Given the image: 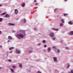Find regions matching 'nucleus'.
<instances>
[{
  "label": "nucleus",
  "instance_id": "1",
  "mask_svg": "<svg viewBox=\"0 0 73 73\" xmlns=\"http://www.w3.org/2000/svg\"><path fill=\"white\" fill-rule=\"evenodd\" d=\"M16 37L19 39H21V38H23L24 37V35L22 34H19L17 35H16Z\"/></svg>",
  "mask_w": 73,
  "mask_h": 73
},
{
  "label": "nucleus",
  "instance_id": "2",
  "mask_svg": "<svg viewBox=\"0 0 73 73\" xmlns=\"http://www.w3.org/2000/svg\"><path fill=\"white\" fill-rule=\"evenodd\" d=\"M49 36L51 37H54V34L52 33H50L49 34Z\"/></svg>",
  "mask_w": 73,
  "mask_h": 73
},
{
  "label": "nucleus",
  "instance_id": "3",
  "mask_svg": "<svg viewBox=\"0 0 73 73\" xmlns=\"http://www.w3.org/2000/svg\"><path fill=\"white\" fill-rule=\"evenodd\" d=\"M8 25H10V26H13V25H15V24L10 23H9Z\"/></svg>",
  "mask_w": 73,
  "mask_h": 73
},
{
  "label": "nucleus",
  "instance_id": "4",
  "mask_svg": "<svg viewBox=\"0 0 73 73\" xmlns=\"http://www.w3.org/2000/svg\"><path fill=\"white\" fill-rule=\"evenodd\" d=\"M16 51L17 53L18 54H20V51L19 50H17L16 49Z\"/></svg>",
  "mask_w": 73,
  "mask_h": 73
},
{
  "label": "nucleus",
  "instance_id": "5",
  "mask_svg": "<svg viewBox=\"0 0 73 73\" xmlns=\"http://www.w3.org/2000/svg\"><path fill=\"white\" fill-rule=\"evenodd\" d=\"M68 24H70V25H73V23L72 21H70V22L68 23Z\"/></svg>",
  "mask_w": 73,
  "mask_h": 73
},
{
  "label": "nucleus",
  "instance_id": "6",
  "mask_svg": "<svg viewBox=\"0 0 73 73\" xmlns=\"http://www.w3.org/2000/svg\"><path fill=\"white\" fill-rule=\"evenodd\" d=\"M18 13V10H17V9H15V14H17Z\"/></svg>",
  "mask_w": 73,
  "mask_h": 73
},
{
  "label": "nucleus",
  "instance_id": "7",
  "mask_svg": "<svg viewBox=\"0 0 73 73\" xmlns=\"http://www.w3.org/2000/svg\"><path fill=\"white\" fill-rule=\"evenodd\" d=\"M53 58L54 61L57 62V58L56 57H54Z\"/></svg>",
  "mask_w": 73,
  "mask_h": 73
},
{
  "label": "nucleus",
  "instance_id": "8",
  "mask_svg": "<svg viewBox=\"0 0 73 73\" xmlns=\"http://www.w3.org/2000/svg\"><path fill=\"white\" fill-rule=\"evenodd\" d=\"M5 17H9V15L8 14H7L6 15Z\"/></svg>",
  "mask_w": 73,
  "mask_h": 73
},
{
  "label": "nucleus",
  "instance_id": "9",
  "mask_svg": "<svg viewBox=\"0 0 73 73\" xmlns=\"http://www.w3.org/2000/svg\"><path fill=\"white\" fill-rule=\"evenodd\" d=\"M8 39H9V40H11V39H12V38L11 36H9L8 37Z\"/></svg>",
  "mask_w": 73,
  "mask_h": 73
},
{
  "label": "nucleus",
  "instance_id": "10",
  "mask_svg": "<svg viewBox=\"0 0 73 73\" xmlns=\"http://www.w3.org/2000/svg\"><path fill=\"white\" fill-rule=\"evenodd\" d=\"M69 35H73V31H72L69 33Z\"/></svg>",
  "mask_w": 73,
  "mask_h": 73
},
{
  "label": "nucleus",
  "instance_id": "11",
  "mask_svg": "<svg viewBox=\"0 0 73 73\" xmlns=\"http://www.w3.org/2000/svg\"><path fill=\"white\" fill-rule=\"evenodd\" d=\"M57 53H59L60 52V50L59 49L57 50Z\"/></svg>",
  "mask_w": 73,
  "mask_h": 73
},
{
  "label": "nucleus",
  "instance_id": "12",
  "mask_svg": "<svg viewBox=\"0 0 73 73\" xmlns=\"http://www.w3.org/2000/svg\"><path fill=\"white\" fill-rule=\"evenodd\" d=\"M53 29H54V30H55V31H58V30H59L58 29H55V28H53Z\"/></svg>",
  "mask_w": 73,
  "mask_h": 73
},
{
  "label": "nucleus",
  "instance_id": "13",
  "mask_svg": "<svg viewBox=\"0 0 73 73\" xmlns=\"http://www.w3.org/2000/svg\"><path fill=\"white\" fill-rule=\"evenodd\" d=\"M6 14V13H4L2 14H1V16H3V15H5Z\"/></svg>",
  "mask_w": 73,
  "mask_h": 73
},
{
  "label": "nucleus",
  "instance_id": "14",
  "mask_svg": "<svg viewBox=\"0 0 73 73\" xmlns=\"http://www.w3.org/2000/svg\"><path fill=\"white\" fill-rule=\"evenodd\" d=\"M13 68L14 69H15V68H16V66L13 65L12 66Z\"/></svg>",
  "mask_w": 73,
  "mask_h": 73
},
{
  "label": "nucleus",
  "instance_id": "15",
  "mask_svg": "<svg viewBox=\"0 0 73 73\" xmlns=\"http://www.w3.org/2000/svg\"><path fill=\"white\" fill-rule=\"evenodd\" d=\"M14 49V47H11L9 48V50H12V49Z\"/></svg>",
  "mask_w": 73,
  "mask_h": 73
},
{
  "label": "nucleus",
  "instance_id": "16",
  "mask_svg": "<svg viewBox=\"0 0 73 73\" xmlns=\"http://www.w3.org/2000/svg\"><path fill=\"white\" fill-rule=\"evenodd\" d=\"M61 21L62 23H64V19H62Z\"/></svg>",
  "mask_w": 73,
  "mask_h": 73
},
{
  "label": "nucleus",
  "instance_id": "17",
  "mask_svg": "<svg viewBox=\"0 0 73 73\" xmlns=\"http://www.w3.org/2000/svg\"><path fill=\"white\" fill-rule=\"evenodd\" d=\"M3 18H0V22H1L2 21V20H3Z\"/></svg>",
  "mask_w": 73,
  "mask_h": 73
},
{
  "label": "nucleus",
  "instance_id": "18",
  "mask_svg": "<svg viewBox=\"0 0 73 73\" xmlns=\"http://www.w3.org/2000/svg\"><path fill=\"white\" fill-rule=\"evenodd\" d=\"M60 27H62L63 26V24L62 23H60Z\"/></svg>",
  "mask_w": 73,
  "mask_h": 73
},
{
  "label": "nucleus",
  "instance_id": "19",
  "mask_svg": "<svg viewBox=\"0 0 73 73\" xmlns=\"http://www.w3.org/2000/svg\"><path fill=\"white\" fill-rule=\"evenodd\" d=\"M64 16H68V14H64Z\"/></svg>",
  "mask_w": 73,
  "mask_h": 73
},
{
  "label": "nucleus",
  "instance_id": "20",
  "mask_svg": "<svg viewBox=\"0 0 73 73\" xmlns=\"http://www.w3.org/2000/svg\"><path fill=\"white\" fill-rule=\"evenodd\" d=\"M48 51H50V47H49L48 48Z\"/></svg>",
  "mask_w": 73,
  "mask_h": 73
},
{
  "label": "nucleus",
  "instance_id": "21",
  "mask_svg": "<svg viewBox=\"0 0 73 73\" xmlns=\"http://www.w3.org/2000/svg\"><path fill=\"white\" fill-rule=\"evenodd\" d=\"M25 3H23L22 5V6L23 7H24V6H25Z\"/></svg>",
  "mask_w": 73,
  "mask_h": 73
},
{
  "label": "nucleus",
  "instance_id": "22",
  "mask_svg": "<svg viewBox=\"0 0 73 73\" xmlns=\"http://www.w3.org/2000/svg\"><path fill=\"white\" fill-rule=\"evenodd\" d=\"M32 52V51L30 50V51H29V53H31Z\"/></svg>",
  "mask_w": 73,
  "mask_h": 73
},
{
  "label": "nucleus",
  "instance_id": "23",
  "mask_svg": "<svg viewBox=\"0 0 73 73\" xmlns=\"http://www.w3.org/2000/svg\"><path fill=\"white\" fill-rule=\"evenodd\" d=\"M65 48L66 49H67V50H68V49H69V48L68 47H65Z\"/></svg>",
  "mask_w": 73,
  "mask_h": 73
},
{
  "label": "nucleus",
  "instance_id": "24",
  "mask_svg": "<svg viewBox=\"0 0 73 73\" xmlns=\"http://www.w3.org/2000/svg\"><path fill=\"white\" fill-rule=\"evenodd\" d=\"M23 21L24 23H25V22H26V19H24L23 20Z\"/></svg>",
  "mask_w": 73,
  "mask_h": 73
},
{
  "label": "nucleus",
  "instance_id": "25",
  "mask_svg": "<svg viewBox=\"0 0 73 73\" xmlns=\"http://www.w3.org/2000/svg\"><path fill=\"white\" fill-rule=\"evenodd\" d=\"M42 42L43 43H45V40H43L42 41Z\"/></svg>",
  "mask_w": 73,
  "mask_h": 73
},
{
  "label": "nucleus",
  "instance_id": "26",
  "mask_svg": "<svg viewBox=\"0 0 73 73\" xmlns=\"http://www.w3.org/2000/svg\"><path fill=\"white\" fill-rule=\"evenodd\" d=\"M70 73H73V70H71V72Z\"/></svg>",
  "mask_w": 73,
  "mask_h": 73
},
{
  "label": "nucleus",
  "instance_id": "27",
  "mask_svg": "<svg viewBox=\"0 0 73 73\" xmlns=\"http://www.w3.org/2000/svg\"><path fill=\"white\" fill-rule=\"evenodd\" d=\"M70 66V65H69V64H68V65L67 68H69Z\"/></svg>",
  "mask_w": 73,
  "mask_h": 73
},
{
  "label": "nucleus",
  "instance_id": "28",
  "mask_svg": "<svg viewBox=\"0 0 73 73\" xmlns=\"http://www.w3.org/2000/svg\"><path fill=\"white\" fill-rule=\"evenodd\" d=\"M56 10L57 9H55L54 10V12H56Z\"/></svg>",
  "mask_w": 73,
  "mask_h": 73
},
{
  "label": "nucleus",
  "instance_id": "29",
  "mask_svg": "<svg viewBox=\"0 0 73 73\" xmlns=\"http://www.w3.org/2000/svg\"><path fill=\"white\" fill-rule=\"evenodd\" d=\"M19 66L20 67H21L22 66V65L21 64H19Z\"/></svg>",
  "mask_w": 73,
  "mask_h": 73
},
{
  "label": "nucleus",
  "instance_id": "30",
  "mask_svg": "<svg viewBox=\"0 0 73 73\" xmlns=\"http://www.w3.org/2000/svg\"><path fill=\"white\" fill-rule=\"evenodd\" d=\"M11 72H13L14 71V70H13L12 69H11Z\"/></svg>",
  "mask_w": 73,
  "mask_h": 73
},
{
  "label": "nucleus",
  "instance_id": "31",
  "mask_svg": "<svg viewBox=\"0 0 73 73\" xmlns=\"http://www.w3.org/2000/svg\"><path fill=\"white\" fill-rule=\"evenodd\" d=\"M44 48H45V47H46V45H44Z\"/></svg>",
  "mask_w": 73,
  "mask_h": 73
},
{
  "label": "nucleus",
  "instance_id": "32",
  "mask_svg": "<svg viewBox=\"0 0 73 73\" xmlns=\"http://www.w3.org/2000/svg\"><path fill=\"white\" fill-rule=\"evenodd\" d=\"M52 39H53V40H55V39H56V38H54V37L53 38H52Z\"/></svg>",
  "mask_w": 73,
  "mask_h": 73
},
{
  "label": "nucleus",
  "instance_id": "33",
  "mask_svg": "<svg viewBox=\"0 0 73 73\" xmlns=\"http://www.w3.org/2000/svg\"><path fill=\"white\" fill-rule=\"evenodd\" d=\"M35 5H38V3H36L35 4Z\"/></svg>",
  "mask_w": 73,
  "mask_h": 73
},
{
  "label": "nucleus",
  "instance_id": "34",
  "mask_svg": "<svg viewBox=\"0 0 73 73\" xmlns=\"http://www.w3.org/2000/svg\"><path fill=\"white\" fill-rule=\"evenodd\" d=\"M37 73H41V72H40V71H38Z\"/></svg>",
  "mask_w": 73,
  "mask_h": 73
},
{
  "label": "nucleus",
  "instance_id": "35",
  "mask_svg": "<svg viewBox=\"0 0 73 73\" xmlns=\"http://www.w3.org/2000/svg\"><path fill=\"white\" fill-rule=\"evenodd\" d=\"M9 62H11V60L9 59Z\"/></svg>",
  "mask_w": 73,
  "mask_h": 73
},
{
  "label": "nucleus",
  "instance_id": "36",
  "mask_svg": "<svg viewBox=\"0 0 73 73\" xmlns=\"http://www.w3.org/2000/svg\"><path fill=\"white\" fill-rule=\"evenodd\" d=\"M2 33V32H1V31H0V35Z\"/></svg>",
  "mask_w": 73,
  "mask_h": 73
},
{
  "label": "nucleus",
  "instance_id": "37",
  "mask_svg": "<svg viewBox=\"0 0 73 73\" xmlns=\"http://www.w3.org/2000/svg\"><path fill=\"white\" fill-rule=\"evenodd\" d=\"M38 45H41V44L40 43H39L38 44Z\"/></svg>",
  "mask_w": 73,
  "mask_h": 73
},
{
  "label": "nucleus",
  "instance_id": "38",
  "mask_svg": "<svg viewBox=\"0 0 73 73\" xmlns=\"http://www.w3.org/2000/svg\"><path fill=\"white\" fill-rule=\"evenodd\" d=\"M53 48H56V47L55 46H53Z\"/></svg>",
  "mask_w": 73,
  "mask_h": 73
},
{
  "label": "nucleus",
  "instance_id": "39",
  "mask_svg": "<svg viewBox=\"0 0 73 73\" xmlns=\"http://www.w3.org/2000/svg\"><path fill=\"white\" fill-rule=\"evenodd\" d=\"M15 31H13V32H14V33H15Z\"/></svg>",
  "mask_w": 73,
  "mask_h": 73
},
{
  "label": "nucleus",
  "instance_id": "40",
  "mask_svg": "<svg viewBox=\"0 0 73 73\" xmlns=\"http://www.w3.org/2000/svg\"><path fill=\"white\" fill-rule=\"evenodd\" d=\"M34 1V2H36V0H35Z\"/></svg>",
  "mask_w": 73,
  "mask_h": 73
},
{
  "label": "nucleus",
  "instance_id": "41",
  "mask_svg": "<svg viewBox=\"0 0 73 73\" xmlns=\"http://www.w3.org/2000/svg\"><path fill=\"white\" fill-rule=\"evenodd\" d=\"M12 51H11L10 52V53H12Z\"/></svg>",
  "mask_w": 73,
  "mask_h": 73
},
{
  "label": "nucleus",
  "instance_id": "42",
  "mask_svg": "<svg viewBox=\"0 0 73 73\" xmlns=\"http://www.w3.org/2000/svg\"><path fill=\"white\" fill-rule=\"evenodd\" d=\"M0 48H2V46H0Z\"/></svg>",
  "mask_w": 73,
  "mask_h": 73
},
{
  "label": "nucleus",
  "instance_id": "43",
  "mask_svg": "<svg viewBox=\"0 0 73 73\" xmlns=\"http://www.w3.org/2000/svg\"><path fill=\"white\" fill-rule=\"evenodd\" d=\"M1 6H2V5H1L0 4V7H1Z\"/></svg>",
  "mask_w": 73,
  "mask_h": 73
},
{
  "label": "nucleus",
  "instance_id": "44",
  "mask_svg": "<svg viewBox=\"0 0 73 73\" xmlns=\"http://www.w3.org/2000/svg\"><path fill=\"white\" fill-rule=\"evenodd\" d=\"M7 56H8V54H7Z\"/></svg>",
  "mask_w": 73,
  "mask_h": 73
},
{
  "label": "nucleus",
  "instance_id": "45",
  "mask_svg": "<svg viewBox=\"0 0 73 73\" xmlns=\"http://www.w3.org/2000/svg\"><path fill=\"white\" fill-rule=\"evenodd\" d=\"M34 29H36V28H35Z\"/></svg>",
  "mask_w": 73,
  "mask_h": 73
},
{
  "label": "nucleus",
  "instance_id": "46",
  "mask_svg": "<svg viewBox=\"0 0 73 73\" xmlns=\"http://www.w3.org/2000/svg\"><path fill=\"white\" fill-rule=\"evenodd\" d=\"M65 1H67V0H65Z\"/></svg>",
  "mask_w": 73,
  "mask_h": 73
},
{
  "label": "nucleus",
  "instance_id": "47",
  "mask_svg": "<svg viewBox=\"0 0 73 73\" xmlns=\"http://www.w3.org/2000/svg\"><path fill=\"white\" fill-rule=\"evenodd\" d=\"M1 69V68H0V69Z\"/></svg>",
  "mask_w": 73,
  "mask_h": 73
},
{
  "label": "nucleus",
  "instance_id": "48",
  "mask_svg": "<svg viewBox=\"0 0 73 73\" xmlns=\"http://www.w3.org/2000/svg\"><path fill=\"white\" fill-rule=\"evenodd\" d=\"M45 59H46V58H45Z\"/></svg>",
  "mask_w": 73,
  "mask_h": 73
}]
</instances>
